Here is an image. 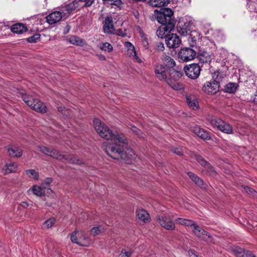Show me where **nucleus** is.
I'll return each instance as SVG.
<instances>
[{
  "mask_svg": "<svg viewBox=\"0 0 257 257\" xmlns=\"http://www.w3.org/2000/svg\"><path fill=\"white\" fill-rule=\"evenodd\" d=\"M161 60L163 65H165L167 68L171 69L175 66L176 63L174 59L165 54L162 55Z\"/></svg>",
  "mask_w": 257,
  "mask_h": 257,
  "instance_id": "obj_24",
  "label": "nucleus"
},
{
  "mask_svg": "<svg viewBox=\"0 0 257 257\" xmlns=\"http://www.w3.org/2000/svg\"><path fill=\"white\" fill-rule=\"evenodd\" d=\"M184 71L187 77L192 79H196L200 75L201 68L199 64L193 63L185 66Z\"/></svg>",
  "mask_w": 257,
  "mask_h": 257,
  "instance_id": "obj_9",
  "label": "nucleus"
},
{
  "mask_svg": "<svg viewBox=\"0 0 257 257\" xmlns=\"http://www.w3.org/2000/svg\"><path fill=\"white\" fill-rule=\"evenodd\" d=\"M186 102L188 105L193 110L197 109L199 107L198 102L196 100L194 96H187Z\"/></svg>",
  "mask_w": 257,
  "mask_h": 257,
  "instance_id": "obj_28",
  "label": "nucleus"
},
{
  "mask_svg": "<svg viewBox=\"0 0 257 257\" xmlns=\"http://www.w3.org/2000/svg\"><path fill=\"white\" fill-rule=\"evenodd\" d=\"M218 130L227 134H232L233 133L232 126L225 121H223V123L221 125H220Z\"/></svg>",
  "mask_w": 257,
  "mask_h": 257,
  "instance_id": "obj_30",
  "label": "nucleus"
},
{
  "mask_svg": "<svg viewBox=\"0 0 257 257\" xmlns=\"http://www.w3.org/2000/svg\"><path fill=\"white\" fill-rule=\"evenodd\" d=\"M104 2H107L109 4V3L112 1V0H103Z\"/></svg>",
  "mask_w": 257,
  "mask_h": 257,
  "instance_id": "obj_61",
  "label": "nucleus"
},
{
  "mask_svg": "<svg viewBox=\"0 0 257 257\" xmlns=\"http://www.w3.org/2000/svg\"><path fill=\"white\" fill-rule=\"evenodd\" d=\"M178 32L183 36H186L189 34L190 30L186 28H182L180 26L178 27Z\"/></svg>",
  "mask_w": 257,
  "mask_h": 257,
  "instance_id": "obj_45",
  "label": "nucleus"
},
{
  "mask_svg": "<svg viewBox=\"0 0 257 257\" xmlns=\"http://www.w3.org/2000/svg\"><path fill=\"white\" fill-rule=\"evenodd\" d=\"M58 110L59 112L64 116H68L70 115V110L65 107L60 106L58 107Z\"/></svg>",
  "mask_w": 257,
  "mask_h": 257,
  "instance_id": "obj_44",
  "label": "nucleus"
},
{
  "mask_svg": "<svg viewBox=\"0 0 257 257\" xmlns=\"http://www.w3.org/2000/svg\"><path fill=\"white\" fill-rule=\"evenodd\" d=\"M7 150L9 155L11 157L19 158L22 156V150L16 146H9Z\"/></svg>",
  "mask_w": 257,
  "mask_h": 257,
  "instance_id": "obj_19",
  "label": "nucleus"
},
{
  "mask_svg": "<svg viewBox=\"0 0 257 257\" xmlns=\"http://www.w3.org/2000/svg\"><path fill=\"white\" fill-rule=\"evenodd\" d=\"M40 35L39 34H36L32 36L29 37L27 39V40L30 43H35L39 39H40Z\"/></svg>",
  "mask_w": 257,
  "mask_h": 257,
  "instance_id": "obj_48",
  "label": "nucleus"
},
{
  "mask_svg": "<svg viewBox=\"0 0 257 257\" xmlns=\"http://www.w3.org/2000/svg\"><path fill=\"white\" fill-rule=\"evenodd\" d=\"M131 131L135 134L138 136H140L141 134V131L135 126H132L131 127Z\"/></svg>",
  "mask_w": 257,
  "mask_h": 257,
  "instance_id": "obj_52",
  "label": "nucleus"
},
{
  "mask_svg": "<svg viewBox=\"0 0 257 257\" xmlns=\"http://www.w3.org/2000/svg\"><path fill=\"white\" fill-rule=\"evenodd\" d=\"M188 175L189 178L196 184V185L201 188H205V185L203 181L196 175L192 172H188Z\"/></svg>",
  "mask_w": 257,
  "mask_h": 257,
  "instance_id": "obj_26",
  "label": "nucleus"
},
{
  "mask_svg": "<svg viewBox=\"0 0 257 257\" xmlns=\"http://www.w3.org/2000/svg\"><path fill=\"white\" fill-rule=\"evenodd\" d=\"M20 96H21L23 99V100L25 101V102L30 107L32 106L33 104L34 103V101L35 100V98H34L32 96L26 94L25 92V91L23 90H20L18 92Z\"/></svg>",
  "mask_w": 257,
  "mask_h": 257,
  "instance_id": "obj_23",
  "label": "nucleus"
},
{
  "mask_svg": "<svg viewBox=\"0 0 257 257\" xmlns=\"http://www.w3.org/2000/svg\"><path fill=\"white\" fill-rule=\"evenodd\" d=\"M168 79H170L171 84H168L173 89L178 90L181 88L180 85L176 82L183 75L181 70H176L173 68L170 69L168 73Z\"/></svg>",
  "mask_w": 257,
  "mask_h": 257,
  "instance_id": "obj_8",
  "label": "nucleus"
},
{
  "mask_svg": "<svg viewBox=\"0 0 257 257\" xmlns=\"http://www.w3.org/2000/svg\"><path fill=\"white\" fill-rule=\"evenodd\" d=\"M169 2V0H151L150 4L153 7H162L167 6Z\"/></svg>",
  "mask_w": 257,
  "mask_h": 257,
  "instance_id": "obj_31",
  "label": "nucleus"
},
{
  "mask_svg": "<svg viewBox=\"0 0 257 257\" xmlns=\"http://www.w3.org/2000/svg\"><path fill=\"white\" fill-rule=\"evenodd\" d=\"M102 59H103L104 60V59H105V57L104 56H103V57H102Z\"/></svg>",
  "mask_w": 257,
  "mask_h": 257,
  "instance_id": "obj_64",
  "label": "nucleus"
},
{
  "mask_svg": "<svg viewBox=\"0 0 257 257\" xmlns=\"http://www.w3.org/2000/svg\"><path fill=\"white\" fill-rule=\"evenodd\" d=\"M109 4L111 5H114L117 7H120L122 4V3L121 0H112L109 3Z\"/></svg>",
  "mask_w": 257,
  "mask_h": 257,
  "instance_id": "obj_51",
  "label": "nucleus"
},
{
  "mask_svg": "<svg viewBox=\"0 0 257 257\" xmlns=\"http://www.w3.org/2000/svg\"><path fill=\"white\" fill-rule=\"evenodd\" d=\"M242 188H243V191L247 194L252 195L253 196H257V193L253 189L247 186H242Z\"/></svg>",
  "mask_w": 257,
  "mask_h": 257,
  "instance_id": "obj_42",
  "label": "nucleus"
},
{
  "mask_svg": "<svg viewBox=\"0 0 257 257\" xmlns=\"http://www.w3.org/2000/svg\"><path fill=\"white\" fill-rule=\"evenodd\" d=\"M124 46L127 48V50L134 49L135 48L134 45L131 42H125L124 44Z\"/></svg>",
  "mask_w": 257,
  "mask_h": 257,
  "instance_id": "obj_54",
  "label": "nucleus"
},
{
  "mask_svg": "<svg viewBox=\"0 0 257 257\" xmlns=\"http://www.w3.org/2000/svg\"><path fill=\"white\" fill-rule=\"evenodd\" d=\"M223 74L219 71L212 74V80L208 81L204 84L202 91L208 94H215L219 90V84L223 78Z\"/></svg>",
  "mask_w": 257,
  "mask_h": 257,
  "instance_id": "obj_3",
  "label": "nucleus"
},
{
  "mask_svg": "<svg viewBox=\"0 0 257 257\" xmlns=\"http://www.w3.org/2000/svg\"><path fill=\"white\" fill-rule=\"evenodd\" d=\"M233 254L236 257H248L251 254V251L245 250L239 246L233 247L231 249Z\"/></svg>",
  "mask_w": 257,
  "mask_h": 257,
  "instance_id": "obj_20",
  "label": "nucleus"
},
{
  "mask_svg": "<svg viewBox=\"0 0 257 257\" xmlns=\"http://www.w3.org/2000/svg\"><path fill=\"white\" fill-rule=\"evenodd\" d=\"M155 49L158 51H163L165 49L164 44L161 42L157 43Z\"/></svg>",
  "mask_w": 257,
  "mask_h": 257,
  "instance_id": "obj_50",
  "label": "nucleus"
},
{
  "mask_svg": "<svg viewBox=\"0 0 257 257\" xmlns=\"http://www.w3.org/2000/svg\"><path fill=\"white\" fill-rule=\"evenodd\" d=\"M172 30H168L167 26L162 25L158 28L156 31V34L158 37L163 38L167 32H170Z\"/></svg>",
  "mask_w": 257,
  "mask_h": 257,
  "instance_id": "obj_32",
  "label": "nucleus"
},
{
  "mask_svg": "<svg viewBox=\"0 0 257 257\" xmlns=\"http://www.w3.org/2000/svg\"><path fill=\"white\" fill-rule=\"evenodd\" d=\"M157 220L162 227L168 230H173L175 229V224L169 215L160 214L157 215Z\"/></svg>",
  "mask_w": 257,
  "mask_h": 257,
  "instance_id": "obj_6",
  "label": "nucleus"
},
{
  "mask_svg": "<svg viewBox=\"0 0 257 257\" xmlns=\"http://www.w3.org/2000/svg\"><path fill=\"white\" fill-rule=\"evenodd\" d=\"M196 56V51L190 48H181L178 53L179 58L183 61H189L193 60Z\"/></svg>",
  "mask_w": 257,
  "mask_h": 257,
  "instance_id": "obj_10",
  "label": "nucleus"
},
{
  "mask_svg": "<svg viewBox=\"0 0 257 257\" xmlns=\"http://www.w3.org/2000/svg\"><path fill=\"white\" fill-rule=\"evenodd\" d=\"M56 220L54 218L51 217L46 220L43 224V228L48 229L51 228L55 223Z\"/></svg>",
  "mask_w": 257,
  "mask_h": 257,
  "instance_id": "obj_40",
  "label": "nucleus"
},
{
  "mask_svg": "<svg viewBox=\"0 0 257 257\" xmlns=\"http://www.w3.org/2000/svg\"><path fill=\"white\" fill-rule=\"evenodd\" d=\"M253 102L257 104V91L256 92V93L254 94V98L253 99Z\"/></svg>",
  "mask_w": 257,
  "mask_h": 257,
  "instance_id": "obj_60",
  "label": "nucleus"
},
{
  "mask_svg": "<svg viewBox=\"0 0 257 257\" xmlns=\"http://www.w3.org/2000/svg\"><path fill=\"white\" fill-rule=\"evenodd\" d=\"M118 143L114 145L110 144L105 148L107 154L114 159L123 160L126 163L131 164L136 159V155L134 151L130 148H126L127 140L123 137H117L115 140Z\"/></svg>",
  "mask_w": 257,
  "mask_h": 257,
  "instance_id": "obj_1",
  "label": "nucleus"
},
{
  "mask_svg": "<svg viewBox=\"0 0 257 257\" xmlns=\"http://www.w3.org/2000/svg\"><path fill=\"white\" fill-rule=\"evenodd\" d=\"M137 216L140 221L144 223L149 222L151 220L149 214L143 209H139L137 210Z\"/></svg>",
  "mask_w": 257,
  "mask_h": 257,
  "instance_id": "obj_21",
  "label": "nucleus"
},
{
  "mask_svg": "<svg viewBox=\"0 0 257 257\" xmlns=\"http://www.w3.org/2000/svg\"><path fill=\"white\" fill-rule=\"evenodd\" d=\"M197 161L201 165L204 166L205 168L207 167V165H209L207 162H206L202 157L198 156L196 158Z\"/></svg>",
  "mask_w": 257,
  "mask_h": 257,
  "instance_id": "obj_47",
  "label": "nucleus"
},
{
  "mask_svg": "<svg viewBox=\"0 0 257 257\" xmlns=\"http://www.w3.org/2000/svg\"><path fill=\"white\" fill-rule=\"evenodd\" d=\"M26 174L29 177H32L34 179L37 180L39 178V173L35 170L30 169L26 171Z\"/></svg>",
  "mask_w": 257,
  "mask_h": 257,
  "instance_id": "obj_41",
  "label": "nucleus"
},
{
  "mask_svg": "<svg viewBox=\"0 0 257 257\" xmlns=\"http://www.w3.org/2000/svg\"><path fill=\"white\" fill-rule=\"evenodd\" d=\"M248 257H255L254 254H252V253L251 252V254L249 255V256Z\"/></svg>",
  "mask_w": 257,
  "mask_h": 257,
  "instance_id": "obj_63",
  "label": "nucleus"
},
{
  "mask_svg": "<svg viewBox=\"0 0 257 257\" xmlns=\"http://www.w3.org/2000/svg\"><path fill=\"white\" fill-rule=\"evenodd\" d=\"M237 85L234 83H229L225 87V91L227 93H232L235 92Z\"/></svg>",
  "mask_w": 257,
  "mask_h": 257,
  "instance_id": "obj_37",
  "label": "nucleus"
},
{
  "mask_svg": "<svg viewBox=\"0 0 257 257\" xmlns=\"http://www.w3.org/2000/svg\"><path fill=\"white\" fill-rule=\"evenodd\" d=\"M93 124L96 132L97 134L102 138L109 141V142L104 144L105 148L107 145L110 144H114V145H116L118 143V140L115 141V138L117 137H123L122 135L118 134H114L112 133V131L105 125L103 122H101L99 119L95 118L93 120Z\"/></svg>",
  "mask_w": 257,
  "mask_h": 257,
  "instance_id": "obj_2",
  "label": "nucleus"
},
{
  "mask_svg": "<svg viewBox=\"0 0 257 257\" xmlns=\"http://www.w3.org/2000/svg\"><path fill=\"white\" fill-rule=\"evenodd\" d=\"M127 55L132 58L135 60L139 63H141L142 61L137 56L135 48L127 50Z\"/></svg>",
  "mask_w": 257,
  "mask_h": 257,
  "instance_id": "obj_35",
  "label": "nucleus"
},
{
  "mask_svg": "<svg viewBox=\"0 0 257 257\" xmlns=\"http://www.w3.org/2000/svg\"><path fill=\"white\" fill-rule=\"evenodd\" d=\"M155 74L160 81H164L168 84H171L170 79H168V73L167 68L162 64L157 63L155 66Z\"/></svg>",
  "mask_w": 257,
  "mask_h": 257,
  "instance_id": "obj_7",
  "label": "nucleus"
},
{
  "mask_svg": "<svg viewBox=\"0 0 257 257\" xmlns=\"http://www.w3.org/2000/svg\"><path fill=\"white\" fill-rule=\"evenodd\" d=\"M63 156H64V157L62 160H61V161L65 160H67L68 162H70V163L79 165L83 163V162L82 160L77 158L76 156L73 155Z\"/></svg>",
  "mask_w": 257,
  "mask_h": 257,
  "instance_id": "obj_29",
  "label": "nucleus"
},
{
  "mask_svg": "<svg viewBox=\"0 0 257 257\" xmlns=\"http://www.w3.org/2000/svg\"><path fill=\"white\" fill-rule=\"evenodd\" d=\"M69 42L73 45L78 46H82L84 44V42L82 39L76 36H72L70 37L69 39Z\"/></svg>",
  "mask_w": 257,
  "mask_h": 257,
  "instance_id": "obj_34",
  "label": "nucleus"
},
{
  "mask_svg": "<svg viewBox=\"0 0 257 257\" xmlns=\"http://www.w3.org/2000/svg\"><path fill=\"white\" fill-rule=\"evenodd\" d=\"M172 152L179 156H182L183 155V150L182 148L179 147V148H174L172 149Z\"/></svg>",
  "mask_w": 257,
  "mask_h": 257,
  "instance_id": "obj_49",
  "label": "nucleus"
},
{
  "mask_svg": "<svg viewBox=\"0 0 257 257\" xmlns=\"http://www.w3.org/2000/svg\"><path fill=\"white\" fill-rule=\"evenodd\" d=\"M30 107L36 111L41 113H44L47 110V107L45 104L37 99H35L34 103Z\"/></svg>",
  "mask_w": 257,
  "mask_h": 257,
  "instance_id": "obj_22",
  "label": "nucleus"
},
{
  "mask_svg": "<svg viewBox=\"0 0 257 257\" xmlns=\"http://www.w3.org/2000/svg\"><path fill=\"white\" fill-rule=\"evenodd\" d=\"M18 165L14 162H10L6 164L3 170L5 174L16 171Z\"/></svg>",
  "mask_w": 257,
  "mask_h": 257,
  "instance_id": "obj_27",
  "label": "nucleus"
},
{
  "mask_svg": "<svg viewBox=\"0 0 257 257\" xmlns=\"http://www.w3.org/2000/svg\"><path fill=\"white\" fill-rule=\"evenodd\" d=\"M30 191L38 196H42L45 195L46 193H53V191L50 188L44 187L43 184L41 186H34L32 188L29 189L28 192Z\"/></svg>",
  "mask_w": 257,
  "mask_h": 257,
  "instance_id": "obj_14",
  "label": "nucleus"
},
{
  "mask_svg": "<svg viewBox=\"0 0 257 257\" xmlns=\"http://www.w3.org/2000/svg\"><path fill=\"white\" fill-rule=\"evenodd\" d=\"M117 35L121 37H124L126 35V33L124 32H122L121 31H118L117 33Z\"/></svg>",
  "mask_w": 257,
  "mask_h": 257,
  "instance_id": "obj_58",
  "label": "nucleus"
},
{
  "mask_svg": "<svg viewBox=\"0 0 257 257\" xmlns=\"http://www.w3.org/2000/svg\"><path fill=\"white\" fill-rule=\"evenodd\" d=\"M203 172L205 173L208 174L210 176L212 177H215L217 175L216 171L210 164L207 165V167L205 168V170H203Z\"/></svg>",
  "mask_w": 257,
  "mask_h": 257,
  "instance_id": "obj_39",
  "label": "nucleus"
},
{
  "mask_svg": "<svg viewBox=\"0 0 257 257\" xmlns=\"http://www.w3.org/2000/svg\"><path fill=\"white\" fill-rule=\"evenodd\" d=\"M11 30L14 33L21 34L26 32L27 28L25 24L17 23L11 26Z\"/></svg>",
  "mask_w": 257,
  "mask_h": 257,
  "instance_id": "obj_25",
  "label": "nucleus"
},
{
  "mask_svg": "<svg viewBox=\"0 0 257 257\" xmlns=\"http://www.w3.org/2000/svg\"><path fill=\"white\" fill-rule=\"evenodd\" d=\"M143 43V45H144V47L146 49H148L149 43H148V39L146 38H145L144 39Z\"/></svg>",
  "mask_w": 257,
  "mask_h": 257,
  "instance_id": "obj_57",
  "label": "nucleus"
},
{
  "mask_svg": "<svg viewBox=\"0 0 257 257\" xmlns=\"http://www.w3.org/2000/svg\"><path fill=\"white\" fill-rule=\"evenodd\" d=\"M99 48L101 50L106 51L107 52H111L113 50L112 46L107 42L103 43L100 44Z\"/></svg>",
  "mask_w": 257,
  "mask_h": 257,
  "instance_id": "obj_38",
  "label": "nucleus"
},
{
  "mask_svg": "<svg viewBox=\"0 0 257 257\" xmlns=\"http://www.w3.org/2000/svg\"><path fill=\"white\" fill-rule=\"evenodd\" d=\"M103 23V29L105 33L107 34L113 33L114 29L112 19L111 17H106Z\"/></svg>",
  "mask_w": 257,
  "mask_h": 257,
  "instance_id": "obj_17",
  "label": "nucleus"
},
{
  "mask_svg": "<svg viewBox=\"0 0 257 257\" xmlns=\"http://www.w3.org/2000/svg\"><path fill=\"white\" fill-rule=\"evenodd\" d=\"M191 228L194 234L201 239L207 240L210 237L209 233L198 226L195 222Z\"/></svg>",
  "mask_w": 257,
  "mask_h": 257,
  "instance_id": "obj_13",
  "label": "nucleus"
},
{
  "mask_svg": "<svg viewBox=\"0 0 257 257\" xmlns=\"http://www.w3.org/2000/svg\"><path fill=\"white\" fill-rule=\"evenodd\" d=\"M136 18H137V16L139 15V13L137 12L136 13L134 14Z\"/></svg>",
  "mask_w": 257,
  "mask_h": 257,
  "instance_id": "obj_62",
  "label": "nucleus"
},
{
  "mask_svg": "<svg viewBox=\"0 0 257 257\" xmlns=\"http://www.w3.org/2000/svg\"><path fill=\"white\" fill-rule=\"evenodd\" d=\"M132 254L131 250L127 251L125 249H123L119 254L118 257H130Z\"/></svg>",
  "mask_w": 257,
  "mask_h": 257,
  "instance_id": "obj_46",
  "label": "nucleus"
},
{
  "mask_svg": "<svg viewBox=\"0 0 257 257\" xmlns=\"http://www.w3.org/2000/svg\"><path fill=\"white\" fill-rule=\"evenodd\" d=\"M176 222L181 225L192 227L195 222L190 219L183 218H178L175 220Z\"/></svg>",
  "mask_w": 257,
  "mask_h": 257,
  "instance_id": "obj_33",
  "label": "nucleus"
},
{
  "mask_svg": "<svg viewBox=\"0 0 257 257\" xmlns=\"http://www.w3.org/2000/svg\"><path fill=\"white\" fill-rule=\"evenodd\" d=\"M38 148L43 154L54 159L62 160L64 157L62 155L59 154V153L54 149L42 146H39Z\"/></svg>",
  "mask_w": 257,
  "mask_h": 257,
  "instance_id": "obj_11",
  "label": "nucleus"
},
{
  "mask_svg": "<svg viewBox=\"0 0 257 257\" xmlns=\"http://www.w3.org/2000/svg\"><path fill=\"white\" fill-rule=\"evenodd\" d=\"M191 131L203 140H209L211 139L210 134L199 126L195 125L192 127L191 128Z\"/></svg>",
  "mask_w": 257,
  "mask_h": 257,
  "instance_id": "obj_16",
  "label": "nucleus"
},
{
  "mask_svg": "<svg viewBox=\"0 0 257 257\" xmlns=\"http://www.w3.org/2000/svg\"><path fill=\"white\" fill-rule=\"evenodd\" d=\"M62 18V13L60 12L55 11L47 16L46 20L49 24L52 25L59 22Z\"/></svg>",
  "mask_w": 257,
  "mask_h": 257,
  "instance_id": "obj_18",
  "label": "nucleus"
},
{
  "mask_svg": "<svg viewBox=\"0 0 257 257\" xmlns=\"http://www.w3.org/2000/svg\"><path fill=\"white\" fill-rule=\"evenodd\" d=\"M166 44L170 48L178 47L181 44V40L177 34H171L168 35L165 39Z\"/></svg>",
  "mask_w": 257,
  "mask_h": 257,
  "instance_id": "obj_12",
  "label": "nucleus"
},
{
  "mask_svg": "<svg viewBox=\"0 0 257 257\" xmlns=\"http://www.w3.org/2000/svg\"><path fill=\"white\" fill-rule=\"evenodd\" d=\"M79 1L86 2V3L84 5V6L88 7L90 6L92 4L94 0H79Z\"/></svg>",
  "mask_w": 257,
  "mask_h": 257,
  "instance_id": "obj_53",
  "label": "nucleus"
},
{
  "mask_svg": "<svg viewBox=\"0 0 257 257\" xmlns=\"http://www.w3.org/2000/svg\"><path fill=\"white\" fill-rule=\"evenodd\" d=\"M79 7L78 2L76 0L73 1L68 5L62 7L61 11L62 17L67 16L71 12Z\"/></svg>",
  "mask_w": 257,
  "mask_h": 257,
  "instance_id": "obj_15",
  "label": "nucleus"
},
{
  "mask_svg": "<svg viewBox=\"0 0 257 257\" xmlns=\"http://www.w3.org/2000/svg\"><path fill=\"white\" fill-rule=\"evenodd\" d=\"M53 181V180L51 178H47L45 179L44 182L42 184L44 185V184H50Z\"/></svg>",
  "mask_w": 257,
  "mask_h": 257,
  "instance_id": "obj_56",
  "label": "nucleus"
},
{
  "mask_svg": "<svg viewBox=\"0 0 257 257\" xmlns=\"http://www.w3.org/2000/svg\"><path fill=\"white\" fill-rule=\"evenodd\" d=\"M21 206L25 208H27L29 206V204L27 202L23 201L21 203Z\"/></svg>",
  "mask_w": 257,
  "mask_h": 257,
  "instance_id": "obj_59",
  "label": "nucleus"
},
{
  "mask_svg": "<svg viewBox=\"0 0 257 257\" xmlns=\"http://www.w3.org/2000/svg\"><path fill=\"white\" fill-rule=\"evenodd\" d=\"M102 229L103 228L101 225L97 227H94L91 229L90 233L91 235L95 236L100 234L101 232Z\"/></svg>",
  "mask_w": 257,
  "mask_h": 257,
  "instance_id": "obj_43",
  "label": "nucleus"
},
{
  "mask_svg": "<svg viewBox=\"0 0 257 257\" xmlns=\"http://www.w3.org/2000/svg\"><path fill=\"white\" fill-rule=\"evenodd\" d=\"M188 255L190 257H199L195 253V251L193 250H189L188 251Z\"/></svg>",
  "mask_w": 257,
  "mask_h": 257,
  "instance_id": "obj_55",
  "label": "nucleus"
},
{
  "mask_svg": "<svg viewBox=\"0 0 257 257\" xmlns=\"http://www.w3.org/2000/svg\"><path fill=\"white\" fill-rule=\"evenodd\" d=\"M173 14L171 9H162L161 11L157 14V20L159 23L167 26L168 30H173L175 27Z\"/></svg>",
  "mask_w": 257,
  "mask_h": 257,
  "instance_id": "obj_4",
  "label": "nucleus"
},
{
  "mask_svg": "<svg viewBox=\"0 0 257 257\" xmlns=\"http://www.w3.org/2000/svg\"><path fill=\"white\" fill-rule=\"evenodd\" d=\"M72 242L77 243L80 246H88L90 244L89 238L82 231H75L70 236Z\"/></svg>",
  "mask_w": 257,
  "mask_h": 257,
  "instance_id": "obj_5",
  "label": "nucleus"
},
{
  "mask_svg": "<svg viewBox=\"0 0 257 257\" xmlns=\"http://www.w3.org/2000/svg\"><path fill=\"white\" fill-rule=\"evenodd\" d=\"M209 121H210V124L213 126L217 127V129L218 130V128L220 127V125H221L222 124H223L224 121H223L222 119H221L220 118H219L212 117L209 120Z\"/></svg>",
  "mask_w": 257,
  "mask_h": 257,
  "instance_id": "obj_36",
  "label": "nucleus"
}]
</instances>
